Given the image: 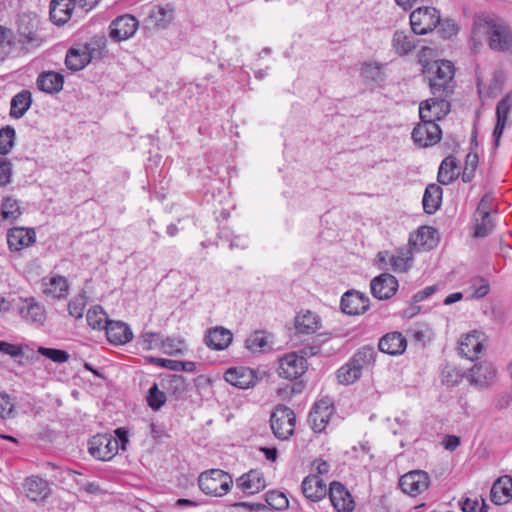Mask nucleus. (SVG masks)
Instances as JSON below:
<instances>
[{
	"label": "nucleus",
	"instance_id": "aec40b11",
	"mask_svg": "<svg viewBox=\"0 0 512 512\" xmlns=\"http://www.w3.org/2000/svg\"><path fill=\"white\" fill-rule=\"evenodd\" d=\"M36 241L34 229L13 227L7 232V244L10 251H20L32 245Z\"/></svg>",
	"mask_w": 512,
	"mask_h": 512
},
{
	"label": "nucleus",
	"instance_id": "f704fd0d",
	"mask_svg": "<svg viewBox=\"0 0 512 512\" xmlns=\"http://www.w3.org/2000/svg\"><path fill=\"white\" fill-rule=\"evenodd\" d=\"M377 352L373 347L364 346L360 348L350 359L349 363L357 369L358 373L362 375V371L365 368H369L374 365Z\"/></svg>",
	"mask_w": 512,
	"mask_h": 512
},
{
	"label": "nucleus",
	"instance_id": "f8f14e48",
	"mask_svg": "<svg viewBox=\"0 0 512 512\" xmlns=\"http://www.w3.org/2000/svg\"><path fill=\"white\" fill-rule=\"evenodd\" d=\"M399 485L404 493L416 496L428 489L429 476L425 471H410L400 478Z\"/></svg>",
	"mask_w": 512,
	"mask_h": 512
},
{
	"label": "nucleus",
	"instance_id": "a211bd4d",
	"mask_svg": "<svg viewBox=\"0 0 512 512\" xmlns=\"http://www.w3.org/2000/svg\"><path fill=\"white\" fill-rule=\"evenodd\" d=\"M369 308V298L355 290L347 291L341 298V310L348 315L365 313Z\"/></svg>",
	"mask_w": 512,
	"mask_h": 512
},
{
	"label": "nucleus",
	"instance_id": "774afa93",
	"mask_svg": "<svg viewBox=\"0 0 512 512\" xmlns=\"http://www.w3.org/2000/svg\"><path fill=\"white\" fill-rule=\"evenodd\" d=\"M391 265L395 271L405 272L409 268L408 258H404V257H400V256L392 257Z\"/></svg>",
	"mask_w": 512,
	"mask_h": 512
},
{
	"label": "nucleus",
	"instance_id": "cd10ccee",
	"mask_svg": "<svg viewBox=\"0 0 512 512\" xmlns=\"http://www.w3.org/2000/svg\"><path fill=\"white\" fill-rule=\"evenodd\" d=\"M495 375L496 370L490 363L481 362L470 369L468 379L473 385L485 387L493 381Z\"/></svg>",
	"mask_w": 512,
	"mask_h": 512
},
{
	"label": "nucleus",
	"instance_id": "7c9ffc66",
	"mask_svg": "<svg viewBox=\"0 0 512 512\" xmlns=\"http://www.w3.org/2000/svg\"><path fill=\"white\" fill-rule=\"evenodd\" d=\"M321 327V318L310 310L301 311L295 317V328L298 333L312 334Z\"/></svg>",
	"mask_w": 512,
	"mask_h": 512
},
{
	"label": "nucleus",
	"instance_id": "69168bd1",
	"mask_svg": "<svg viewBox=\"0 0 512 512\" xmlns=\"http://www.w3.org/2000/svg\"><path fill=\"white\" fill-rule=\"evenodd\" d=\"M437 290V286L433 285V286H427L425 287L423 290H420L418 291L414 296H413V301L414 302H422L424 301L425 299L429 298L430 296H432Z\"/></svg>",
	"mask_w": 512,
	"mask_h": 512
},
{
	"label": "nucleus",
	"instance_id": "393cba45",
	"mask_svg": "<svg viewBox=\"0 0 512 512\" xmlns=\"http://www.w3.org/2000/svg\"><path fill=\"white\" fill-rule=\"evenodd\" d=\"M407 347V341L400 332H390L384 335L378 344L381 352L389 355H401Z\"/></svg>",
	"mask_w": 512,
	"mask_h": 512
},
{
	"label": "nucleus",
	"instance_id": "9d476101",
	"mask_svg": "<svg viewBox=\"0 0 512 512\" xmlns=\"http://www.w3.org/2000/svg\"><path fill=\"white\" fill-rule=\"evenodd\" d=\"M421 122L413 129L412 139L420 147L437 144L441 140V129L437 123L420 119Z\"/></svg>",
	"mask_w": 512,
	"mask_h": 512
},
{
	"label": "nucleus",
	"instance_id": "8fccbe9b",
	"mask_svg": "<svg viewBox=\"0 0 512 512\" xmlns=\"http://www.w3.org/2000/svg\"><path fill=\"white\" fill-rule=\"evenodd\" d=\"M360 377V373H358L357 369H354V367L349 362L343 365L337 371L338 381L344 385L353 384Z\"/></svg>",
	"mask_w": 512,
	"mask_h": 512
},
{
	"label": "nucleus",
	"instance_id": "a19ab883",
	"mask_svg": "<svg viewBox=\"0 0 512 512\" xmlns=\"http://www.w3.org/2000/svg\"><path fill=\"white\" fill-rule=\"evenodd\" d=\"M21 214V208L16 199L12 197L4 198L1 204L0 225L3 221H16Z\"/></svg>",
	"mask_w": 512,
	"mask_h": 512
},
{
	"label": "nucleus",
	"instance_id": "f3484780",
	"mask_svg": "<svg viewBox=\"0 0 512 512\" xmlns=\"http://www.w3.org/2000/svg\"><path fill=\"white\" fill-rule=\"evenodd\" d=\"M329 498L337 512H351L354 500L343 484L333 481L329 486Z\"/></svg>",
	"mask_w": 512,
	"mask_h": 512
},
{
	"label": "nucleus",
	"instance_id": "6e6d98bb",
	"mask_svg": "<svg viewBox=\"0 0 512 512\" xmlns=\"http://www.w3.org/2000/svg\"><path fill=\"white\" fill-rule=\"evenodd\" d=\"M463 374L454 366L446 365L442 371V382L446 386L453 387L461 382Z\"/></svg>",
	"mask_w": 512,
	"mask_h": 512
},
{
	"label": "nucleus",
	"instance_id": "c03bdc74",
	"mask_svg": "<svg viewBox=\"0 0 512 512\" xmlns=\"http://www.w3.org/2000/svg\"><path fill=\"white\" fill-rule=\"evenodd\" d=\"M162 387L175 396H181L186 390L185 378L181 375H168L161 380Z\"/></svg>",
	"mask_w": 512,
	"mask_h": 512
},
{
	"label": "nucleus",
	"instance_id": "603ef678",
	"mask_svg": "<svg viewBox=\"0 0 512 512\" xmlns=\"http://www.w3.org/2000/svg\"><path fill=\"white\" fill-rule=\"evenodd\" d=\"M86 304L87 297L85 294L76 295L68 303L69 314L76 319L82 318Z\"/></svg>",
	"mask_w": 512,
	"mask_h": 512
},
{
	"label": "nucleus",
	"instance_id": "052dcab7",
	"mask_svg": "<svg viewBox=\"0 0 512 512\" xmlns=\"http://www.w3.org/2000/svg\"><path fill=\"white\" fill-rule=\"evenodd\" d=\"M483 31V21L475 22L471 31L472 49L477 52L482 46L480 35Z\"/></svg>",
	"mask_w": 512,
	"mask_h": 512
},
{
	"label": "nucleus",
	"instance_id": "9b49d317",
	"mask_svg": "<svg viewBox=\"0 0 512 512\" xmlns=\"http://www.w3.org/2000/svg\"><path fill=\"white\" fill-rule=\"evenodd\" d=\"M450 111V103L444 97L435 96L420 103L419 116L436 123L443 119Z\"/></svg>",
	"mask_w": 512,
	"mask_h": 512
},
{
	"label": "nucleus",
	"instance_id": "de8ad7c7",
	"mask_svg": "<svg viewBox=\"0 0 512 512\" xmlns=\"http://www.w3.org/2000/svg\"><path fill=\"white\" fill-rule=\"evenodd\" d=\"M37 353L58 364L65 363L70 358V355L65 350L47 348L43 346H39L37 348Z\"/></svg>",
	"mask_w": 512,
	"mask_h": 512
},
{
	"label": "nucleus",
	"instance_id": "20e7f679",
	"mask_svg": "<svg viewBox=\"0 0 512 512\" xmlns=\"http://www.w3.org/2000/svg\"><path fill=\"white\" fill-rule=\"evenodd\" d=\"M295 423V413L283 405L277 406L270 417L272 432L280 440H287L293 435Z\"/></svg>",
	"mask_w": 512,
	"mask_h": 512
},
{
	"label": "nucleus",
	"instance_id": "39448f33",
	"mask_svg": "<svg viewBox=\"0 0 512 512\" xmlns=\"http://www.w3.org/2000/svg\"><path fill=\"white\" fill-rule=\"evenodd\" d=\"M440 24V13L434 7H420L410 14V25L414 34L425 35Z\"/></svg>",
	"mask_w": 512,
	"mask_h": 512
},
{
	"label": "nucleus",
	"instance_id": "5fc2aeb1",
	"mask_svg": "<svg viewBox=\"0 0 512 512\" xmlns=\"http://www.w3.org/2000/svg\"><path fill=\"white\" fill-rule=\"evenodd\" d=\"M12 50V31L0 26V62H2Z\"/></svg>",
	"mask_w": 512,
	"mask_h": 512
},
{
	"label": "nucleus",
	"instance_id": "473e14b6",
	"mask_svg": "<svg viewBox=\"0 0 512 512\" xmlns=\"http://www.w3.org/2000/svg\"><path fill=\"white\" fill-rule=\"evenodd\" d=\"M512 498V477H500L491 488V500L496 505L506 504Z\"/></svg>",
	"mask_w": 512,
	"mask_h": 512
},
{
	"label": "nucleus",
	"instance_id": "a18cd8bd",
	"mask_svg": "<svg viewBox=\"0 0 512 512\" xmlns=\"http://www.w3.org/2000/svg\"><path fill=\"white\" fill-rule=\"evenodd\" d=\"M16 132L12 126L0 129V154L7 155L14 146Z\"/></svg>",
	"mask_w": 512,
	"mask_h": 512
},
{
	"label": "nucleus",
	"instance_id": "bb28decb",
	"mask_svg": "<svg viewBox=\"0 0 512 512\" xmlns=\"http://www.w3.org/2000/svg\"><path fill=\"white\" fill-rule=\"evenodd\" d=\"M74 0H52L50 3V19L60 26L65 24L72 16L76 8Z\"/></svg>",
	"mask_w": 512,
	"mask_h": 512
},
{
	"label": "nucleus",
	"instance_id": "49530a36",
	"mask_svg": "<svg viewBox=\"0 0 512 512\" xmlns=\"http://www.w3.org/2000/svg\"><path fill=\"white\" fill-rule=\"evenodd\" d=\"M267 506L274 510H284L288 507L289 501L283 492L272 490L265 494Z\"/></svg>",
	"mask_w": 512,
	"mask_h": 512
},
{
	"label": "nucleus",
	"instance_id": "4468645a",
	"mask_svg": "<svg viewBox=\"0 0 512 512\" xmlns=\"http://www.w3.org/2000/svg\"><path fill=\"white\" fill-rule=\"evenodd\" d=\"M512 111V92H508L496 105V125L493 131L495 147L499 146L501 136L508 125L509 114Z\"/></svg>",
	"mask_w": 512,
	"mask_h": 512
},
{
	"label": "nucleus",
	"instance_id": "e433bc0d",
	"mask_svg": "<svg viewBox=\"0 0 512 512\" xmlns=\"http://www.w3.org/2000/svg\"><path fill=\"white\" fill-rule=\"evenodd\" d=\"M459 173L457 159L452 156L446 157L438 170V182L442 185H449L458 177Z\"/></svg>",
	"mask_w": 512,
	"mask_h": 512
},
{
	"label": "nucleus",
	"instance_id": "ddd939ff",
	"mask_svg": "<svg viewBox=\"0 0 512 512\" xmlns=\"http://www.w3.org/2000/svg\"><path fill=\"white\" fill-rule=\"evenodd\" d=\"M18 312L23 320L30 324L42 326L46 321V309L33 297L21 298Z\"/></svg>",
	"mask_w": 512,
	"mask_h": 512
},
{
	"label": "nucleus",
	"instance_id": "c9c22d12",
	"mask_svg": "<svg viewBox=\"0 0 512 512\" xmlns=\"http://www.w3.org/2000/svg\"><path fill=\"white\" fill-rule=\"evenodd\" d=\"M442 193V188L437 184H429L426 187L422 204L427 214H434L440 208Z\"/></svg>",
	"mask_w": 512,
	"mask_h": 512
},
{
	"label": "nucleus",
	"instance_id": "e2e57ef3",
	"mask_svg": "<svg viewBox=\"0 0 512 512\" xmlns=\"http://www.w3.org/2000/svg\"><path fill=\"white\" fill-rule=\"evenodd\" d=\"M12 177V163L6 158H0V182L9 184Z\"/></svg>",
	"mask_w": 512,
	"mask_h": 512
},
{
	"label": "nucleus",
	"instance_id": "4be33fe9",
	"mask_svg": "<svg viewBox=\"0 0 512 512\" xmlns=\"http://www.w3.org/2000/svg\"><path fill=\"white\" fill-rule=\"evenodd\" d=\"M301 490L308 500L318 502L326 496L327 485L319 475H308L302 481Z\"/></svg>",
	"mask_w": 512,
	"mask_h": 512
},
{
	"label": "nucleus",
	"instance_id": "338daca9",
	"mask_svg": "<svg viewBox=\"0 0 512 512\" xmlns=\"http://www.w3.org/2000/svg\"><path fill=\"white\" fill-rule=\"evenodd\" d=\"M440 32L444 38H450L457 33L455 24L450 21H440Z\"/></svg>",
	"mask_w": 512,
	"mask_h": 512
},
{
	"label": "nucleus",
	"instance_id": "09e8293b",
	"mask_svg": "<svg viewBox=\"0 0 512 512\" xmlns=\"http://www.w3.org/2000/svg\"><path fill=\"white\" fill-rule=\"evenodd\" d=\"M173 9L167 6H154L149 14L150 18L158 26H164L172 18Z\"/></svg>",
	"mask_w": 512,
	"mask_h": 512
},
{
	"label": "nucleus",
	"instance_id": "6e6552de",
	"mask_svg": "<svg viewBox=\"0 0 512 512\" xmlns=\"http://www.w3.org/2000/svg\"><path fill=\"white\" fill-rule=\"evenodd\" d=\"M39 20L34 16L21 15L18 22L19 42L27 49H35L42 43L38 33Z\"/></svg>",
	"mask_w": 512,
	"mask_h": 512
},
{
	"label": "nucleus",
	"instance_id": "7ed1b4c3",
	"mask_svg": "<svg viewBox=\"0 0 512 512\" xmlns=\"http://www.w3.org/2000/svg\"><path fill=\"white\" fill-rule=\"evenodd\" d=\"M233 484L232 476L221 470L211 469L200 474L198 485L206 495L221 497L226 495Z\"/></svg>",
	"mask_w": 512,
	"mask_h": 512
},
{
	"label": "nucleus",
	"instance_id": "4c0bfd02",
	"mask_svg": "<svg viewBox=\"0 0 512 512\" xmlns=\"http://www.w3.org/2000/svg\"><path fill=\"white\" fill-rule=\"evenodd\" d=\"M32 104V95L28 90H22L11 99L10 116L20 119L28 111Z\"/></svg>",
	"mask_w": 512,
	"mask_h": 512
},
{
	"label": "nucleus",
	"instance_id": "680f3d73",
	"mask_svg": "<svg viewBox=\"0 0 512 512\" xmlns=\"http://www.w3.org/2000/svg\"><path fill=\"white\" fill-rule=\"evenodd\" d=\"M142 340L146 344V349H154L160 347L162 336L155 332H144L142 334Z\"/></svg>",
	"mask_w": 512,
	"mask_h": 512
},
{
	"label": "nucleus",
	"instance_id": "b1692460",
	"mask_svg": "<svg viewBox=\"0 0 512 512\" xmlns=\"http://www.w3.org/2000/svg\"><path fill=\"white\" fill-rule=\"evenodd\" d=\"M107 339L115 345H122L130 342L133 333L130 327L122 321H109L105 325Z\"/></svg>",
	"mask_w": 512,
	"mask_h": 512
},
{
	"label": "nucleus",
	"instance_id": "ea45409f",
	"mask_svg": "<svg viewBox=\"0 0 512 512\" xmlns=\"http://www.w3.org/2000/svg\"><path fill=\"white\" fill-rule=\"evenodd\" d=\"M436 229L429 226H422L415 236L411 235L409 243L415 247L430 249L436 243Z\"/></svg>",
	"mask_w": 512,
	"mask_h": 512
},
{
	"label": "nucleus",
	"instance_id": "4d7b16f0",
	"mask_svg": "<svg viewBox=\"0 0 512 512\" xmlns=\"http://www.w3.org/2000/svg\"><path fill=\"white\" fill-rule=\"evenodd\" d=\"M477 214L481 217V220L477 222L475 225L474 236L486 237L491 233L493 229V223L490 218V213L483 212Z\"/></svg>",
	"mask_w": 512,
	"mask_h": 512
},
{
	"label": "nucleus",
	"instance_id": "c756f323",
	"mask_svg": "<svg viewBox=\"0 0 512 512\" xmlns=\"http://www.w3.org/2000/svg\"><path fill=\"white\" fill-rule=\"evenodd\" d=\"M24 486L27 497L35 502L45 500L50 494L49 483L38 476L28 477Z\"/></svg>",
	"mask_w": 512,
	"mask_h": 512
},
{
	"label": "nucleus",
	"instance_id": "6ab92c4d",
	"mask_svg": "<svg viewBox=\"0 0 512 512\" xmlns=\"http://www.w3.org/2000/svg\"><path fill=\"white\" fill-rule=\"evenodd\" d=\"M398 289V280L391 274L383 273L371 281V293L379 299L392 297Z\"/></svg>",
	"mask_w": 512,
	"mask_h": 512
},
{
	"label": "nucleus",
	"instance_id": "2f4dec72",
	"mask_svg": "<svg viewBox=\"0 0 512 512\" xmlns=\"http://www.w3.org/2000/svg\"><path fill=\"white\" fill-rule=\"evenodd\" d=\"M232 333L223 327H215L208 331L205 336L206 345L214 350H224L232 342Z\"/></svg>",
	"mask_w": 512,
	"mask_h": 512
},
{
	"label": "nucleus",
	"instance_id": "f03ea898",
	"mask_svg": "<svg viewBox=\"0 0 512 512\" xmlns=\"http://www.w3.org/2000/svg\"><path fill=\"white\" fill-rule=\"evenodd\" d=\"M483 31L487 36L489 48L495 52L512 51V29L498 19L483 20Z\"/></svg>",
	"mask_w": 512,
	"mask_h": 512
},
{
	"label": "nucleus",
	"instance_id": "864d4df0",
	"mask_svg": "<svg viewBox=\"0 0 512 512\" xmlns=\"http://www.w3.org/2000/svg\"><path fill=\"white\" fill-rule=\"evenodd\" d=\"M147 402L154 410L160 409L166 402L165 392L159 390L156 383L148 390Z\"/></svg>",
	"mask_w": 512,
	"mask_h": 512
},
{
	"label": "nucleus",
	"instance_id": "3c124183",
	"mask_svg": "<svg viewBox=\"0 0 512 512\" xmlns=\"http://www.w3.org/2000/svg\"><path fill=\"white\" fill-rule=\"evenodd\" d=\"M160 348H162L164 353L170 355L183 353L186 349L184 341L177 337H167L165 340L162 339Z\"/></svg>",
	"mask_w": 512,
	"mask_h": 512
},
{
	"label": "nucleus",
	"instance_id": "72a5a7b5",
	"mask_svg": "<svg viewBox=\"0 0 512 512\" xmlns=\"http://www.w3.org/2000/svg\"><path fill=\"white\" fill-rule=\"evenodd\" d=\"M91 60L88 47L81 46L78 48H70L67 51L65 64L71 71H80L85 68Z\"/></svg>",
	"mask_w": 512,
	"mask_h": 512
},
{
	"label": "nucleus",
	"instance_id": "79ce46f5",
	"mask_svg": "<svg viewBox=\"0 0 512 512\" xmlns=\"http://www.w3.org/2000/svg\"><path fill=\"white\" fill-rule=\"evenodd\" d=\"M246 347L252 353H261L270 349L268 336L263 331H255L246 339Z\"/></svg>",
	"mask_w": 512,
	"mask_h": 512
},
{
	"label": "nucleus",
	"instance_id": "13d9d810",
	"mask_svg": "<svg viewBox=\"0 0 512 512\" xmlns=\"http://www.w3.org/2000/svg\"><path fill=\"white\" fill-rule=\"evenodd\" d=\"M361 74L365 79L379 81L382 79V65L376 62L364 63L361 68Z\"/></svg>",
	"mask_w": 512,
	"mask_h": 512
},
{
	"label": "nucleus",
	"instance_id": "37998d69",
	"mask_svg": "<svg viewBox=\"0 0 512 512\" xmlns=\"http://www.w3.org/2000/svg\"><path fill=\"white\" fill-rule=\"evenodd\" d=\"M88 325L95 330L105 329V325L109 320L103 308L99 305L91 307L86 314Z\"/></svg>",
	"mask_w": 512,
	"mask_h": 512
},
{
	"label": "nucleus",
	"instance_id": "5701e85b",
	"mask_svg": "<svg viewBox=\"0 0 512 512\" xmlns=\"http://www.w3.org/2000/svg\"><path fill=\"white\" fill-rule=\"evenodd\" d=\"M236 485L242 490V492L252 495L263 490L266 486V481L262 472L258 470H250L236 480Z\"/></svg>",
	"mask_w": 512,
	"mask_h": 512
},
{
	"label": "nucleus",
	"instance_id": "423d86ee",
	"mask_svg": "<svg viewBox=\"0 0 512 512\" xmlns=\"http://www.w3.org/2000/svg\"><path fill=\"white\" fill-rule=\"evenodd\" d=\"M335 412L333 402L329 398L317 400L308 415V424L315 433H322L327 428Z\"/></svg>",
	"mask_w": 512,
	"mask_h": 512
},
{
	"label": "nucleus",
	"instance_id": "f257e3e1",
	"mask_svg": "<svg viewBox=\"0 0 512 512\" xmlns=\"http://www.w3.org/2000/svg\"><path fill=\"white\" fill-rule=\"evenodd\" d=\"M429 86L434 96L444 97L453 92L454 65L448 60H438L427 70Z\"/></svg>",
	"mask_w": 512,
	"mask_h": 512
},
{
	"label": "nucleus",
	"instance_id": "0e129e2a",
	"mask_svg": "<svg viewBox=\"0 0 512 512\" xmlns=\"http://www.w3.org/2000/svg\"><path fill=\"white\" fill-rule=\"evenodd\" d=\"M13 404L8 395L0 394V418L8 417L12 412Z\"/></svg>",
	"mask_w": 512,
	"mask_h": 512
},
{
	"label": "nucleus",
	"instance_id": "a878e982",
	"mask_svg": "<svg viewBox=\"0 0 512 512\" xmlns=\"http://www.w3.org/2000/svg\"><path fill=\"white\" fill-rule=\"evenodd\" d=\"M64 76L54 71L40 73L36 80L37 88L47 94H56L63 88Z\"/></svg>",
	"mask_w": 512,
	"mask_h": 512
},
{
	"label": "nucleus",
	"instance_id": "58836bf2",
	"mask_svg": "<svg viewBox=\"0 0 512 512\" xmlns=\"http://www.w3.org/2000/svg\"><path fill=\"white\" fill-rule=\"evenodd\" d=\"M392 47L398 55L403 56L414 50L416 41L414 37L406 31L397 30L392 38Z\"/></svg>",
	"mask_w": 512,
	"mask_h": 512
},
{
	"label": "nucleus",
	"instance_id": "2eb2a0df",
	"mask_svg": "<svg viewBox=\"0 0 512 512\" xmlns=\"http://www.w3.org/2000/svg\"><path fill=\"white\" fill-rule=\"evenodd\" d=\"M138 28L137 19L129 14L117 17L110 25V37L123 41L132 37Z\"/></svg>",
	"mask_w": 512,
	"mask_h": 512
},
{
	"label": "nucleus",
	"instance_id": "1a4fd4ad",
	"mask_svg": "<svg viewBox=\"0 0 512 512\" xmlns=\"http://www.w3.org/2000/svg\"><path fill=\"white\" fill-rule=\"evenodd\" d=\"M308 368L305 356L297 352H291L279 359L278 375L287 380H296L301 377Z\"/></svg>",
	"mask_w": 512,
	"mask_h": 512
},
{
	"label": "nucleus",
	"instance_id": "0eeeda50",
	"mask_svg": "<svg viewBox=\"0 0 512 512\" xmlns=\"http://www.w3.org/2000/svg\"><path fill=\"white\" fill-rule=\"evenodd\" d=\"M88 451L97 460L108 461L118 452V441L110 434H97L88 441Z\"/></svg>",
	"mask_w": 512,
	"mask_h": 512
},
{
	"label": "nucleus",
	"instance_id": "bf43d9fd",
	"mask_svg": "<svg viewBox=\"0 0 512 512\" xmlns=\"http://www.w3.org/2000/svg\"><path fill=\"white\" fill-rule=\"evenodd\" d=\"M29 349V345H18L10 343L8 346L7 354L13 358L18 364L24 365L21 359L26 355V350Z\"/></svg>",
	"mask_w": 512,
	"mask_h": 512
},
{
	"label": "nucleus",
	"instance_id": "c85d7f7f",
	"mask_svg": "<svg viewBox=\"0 0 512 512\" xmlns=\"http://www.w3.org/2000/svg\"><path fill=\"white\" fill-rule=\"evenodd\" d=\"M43 294L53 299H63L67 296L69 283L67 278L55 275L42 280Z\"/></svg>",
	"mask_w": 512,
	"mask_h": 512
},
{
	"label": "nucleus",
	"instance_id": "dca6fc26",
	"mask_svg": "<svg viewBox=\"0 0 512 512\" xmlns=\"http://www.w3.org/2000/svg\"><path fill=\"white\" fill-rule=\"evenodd\" d=\"M227 383L240 389L253 387L257 382L256 372L249 367H233L224 374Z\"/></svg>",
	"mask_w": 512,
	"mask_h": 512
},
{
	"label": "nucleus",
	"instance_id": "412c9836",
	"mask_svg": "<svg viewBox=\"0 0 512 512\" xmlns=\"http://www.w3.org/2000/svg\"><path fill=\"white\" fill-rule=\"evenodd\" d=\"M484 334L479 331L467 333L460 341L459 352L469 360L478 358L483 351Z\"/></svg>",
	"mask_w": 512,
	"mask_h": 512
}]
</instances>
